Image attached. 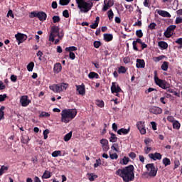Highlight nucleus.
<instances>
[{"instance_id":"nucleus-51","label":"nucleus","mask_w":182,"mask_h":182,"mask_svg":"<svg viewBox=\"0 0 182 182\" xmlns=\"http://www.w3.org/2000/svg\"><path fill=\"white\" fill-rule=\"evenodd\" d=\"M104 4H105V5H104V6L102 8V11L104 12H106V11H107V9H109V8H110V5L109 4V3L106 4V1H105Z\"/></svg>"},{"instance_id":"nucleus-32","label":"nucleus","mask_w":182,"mask_h":182,"mask_svg":"<svg viewBox=\"0 0 182 182\" xmlns=\"http://www.w3.org/2000/svg\"><path fill=\"white\" fill-rule=\"evenodd\" d=\"M77 50V47H75V46H70V47H67L65 48V52H75Z\"/></svg>"},{"instance_id":"nucleus-38","label":"nucleus","mask_w":182,"mask_h":182,"mask_svg":"<svg viewBox=\"0 0 182 182\" xmlns=\"http://www.w3.org/2000/svg\"><path fill=\"white\" fill-rule=\"evenodd\" d=\"M72 139V132H70L64 136V141H69Z\"/></svg>"},{"instance_id":"nucleus-55","label":"nucleus","mask_w":182,"mask_h":182,"mask_svg":"<svg viewBox=\"0 0 182 182\" xmlns=\"http://www.w3.org/2000/svg\"><path fill=\"white\" fill-rule=\"evenodd\" d=\"M53 21L54 23H56L58 22H60V17L58 16H53Z\"/></svg>"},{"instance_id":"nucleus-12","label":"nucleus","mask_w":182,"mask_h":182,"mask_svg":"<svg viewBox=\"0 0 182 182\" xmlns=\"http://www.w3.org/2000/svg\"><path fill=\"white\" fill-rule=\"evenodd\" d=\"M76 90L78 92V95H81V96H85L86 95V90L85 84H82L81 85H75Z\"/></svg>"},{"instance_id":"nucleus-53","label":"nucleus","mask_w":182,"mask_h":182,"mask_svg":"<svg viewBox=\"0 0 182 182\" xmlns=\"http://www.w3.org/2000/svg\"><path fill=\"white\" fill-rule=\"evenodd\" d=\"M136 35L137 38H143V31L141 30H136Z\"/></svg>"},{"instance_id":"nucleus-57","label":"nucleus","mask_w":182,"mask_h":182,"mask_svg":"<svg viewBox=\"0 0 182 182\" xmlns=\"http://www.w3.org/2000/svg\"><path fill=\"white\" fill-rule=\"evenodd\" d=\"M175 23L176 25H178V23H182V17L181 16L176 17Z\"/></svg>"},{"instance_id":"nucleus-20","label":"nucleus","mask_w":182,"mask_h":182,"mask_svg":"<svg viewBox=\"0 0 182 182\" xmlns=\"http://www.w3.org/2000/svg\"><path fill=\"white\" fill-rule=\"evenodd\" d=\"M54 73H59L60 72H62V64L60 63H57L54 65Z\"/></svg>"},{"instance_id":"nucleus-5","label":"nucleus","mask_w":182,"mask_h":182,"mask_svg":"<svg viewBox=\"0 0 182 182\" xmlns=\"http://www.w3.org/2000/svg\"><path fill=\"white\" fill-rule=\"evenodd\" d=\"M146 168L148 171V175L149 177H156L157 176V171L159 170L157 168H156V166H154V164H148L146 165Z\"/></svg>"},{"instance_id":"nucleus-63","label":"nucleus","mask_w":182,"mask_h":182,"mask_svg":"<svg viewBox=\"0 0 182 182\" xmlns=\"http://www.w3.org/2000/svg\"><path fill=\"white\" fill-rule=\"evenodd\" d=\"M48 133H49V129H45L43 131L44 140H46V139H48Z\"/></svg>"},{"instance_id":"nucleus-44","label":"nucleus","mask_w":182,"mask_h":182,"mask_svg":"<svg viewBox=\"0 0 182 182\" xmlns=\"http://www.w3.org/2000/svg\"><path fill=\"white\" fill-rule=\"evenodd\" d=\"M88 178H89L90 181H95V179L97 178V175H94L93 173H90L88 176Z\"/></svg>"},{"instance_id":"nucleus-33","label":"nucleus","mask_w":182,"mask_h":182,"mask_svg":"<svg viewBox=\"0 0 182 182\" xmlns=\"http://www.w3.org/2000/svg\"><path fill=\"white\" fill-rule=\"evenodd\" d=\"M127 72V68L124 66H120L118 68V73L120 75L122 73H126Z\"/></svg>"},{"instance_id":"nucleus-50","label":"nucleus","mask_w":182,"mask_h":182,"mask_svg":"<svg viewBox=\"0 0 182 182\" xmlns=\"http://www.w3.org/2000/svg\"><path fill=\"white\" fill-rule=\"evenodd\" d=\"M109 157L111 160H117L119 159V156L116 153L109 154Z\"/></svg>"},{"instance_id":"nucleus-15","label":"nucleus","mask_w":182,"mask_h":182,"mask_svg":"<svg viewBox=\"0 0 182 182\" xmlns=\"http://www.w3.org/2000/svg\"><path fill=\"white\" fill-rule=\"evenodd\" d=\"M39 21L41 22H43V21H46V18H48V15H46V13L43 11H38V17Z\"/></svg>"},{"instance_id":"nucleus-58","label":"nucleus","mask_w":182,"mask_h":182,"mask_svg":"<svg viewBox=\"0 0 182 182\" xmlns=\"http://www.w3.org/2000/svg\"><path fill=\"white\" fill-rule=\"evenodd\" d=\"M129 157H127V156H124L122 159V163L124 165L127 164L129 163Z\"/></svg>"},{"instance_id":"nucleus-26","label":"nucleus","mask_w":182,"mask_h":182,"mask_svg":"<svg viewBox=\"0 0 182 182\" xmlns=\"http://www.w3.org/2000/svg\"><path fill=\"white\" fill-rule=\"evenodd\" d=\"M89 79H99V74L95 72H90L88 75Z\"/></svg>"},{"instance_id":"nucleus-18","label":"nucleus","mask_w":182,"mask_h":182,"mask_svg":"<svg viewBox=\"0 0 182 182\" xmlns=\"http://www.w3.org/2000/svg\"><path fill=\"white\" fill-rule=\"evenodd\" d=\"M143 41H141V39H140V38H136V41H134L132 42L134 50H136V52L139 51V48H137V43H139L140 45H141Z\"/></svg>"},{"instance_id":"nucleus-37","label":"nucleus","mask_w":182,"mask_h":182,"mask_svg":"<svg viewBox=\"0 0 182 182\" xmlns=\"http://www.w3.org/2000/svg\"><path fill=\"white\" fill-rule=\"evenodd\" d=\"M52 157H59V156H62V151H54L52 154H51Z\"/></svg>"},{"instance_id":"nucleus-35","label":"nucleus","mask_w":182,"mask_h":182,"mask_svg":"<svg viewBox=\"0 0 182 182\" xmlns=\"http://www.w3.org/2000/svg\"><path fill=\"white\" fill-rule=\"evenodd\" d=\"M108 18L109 21H112L113 18L114 16V14L113 13V11L112 9H109L107 11Z\"/></svg>"},{"instance_id":"nucleus-13","label":"nucleus","mask_w":182,"mask_h":182,"mask_svg":"<svg viewBox=\"0 0 182 182\" xmlns=\"http://www.w3.org/2000/svg\"><path fill=\"white\" fill-rule=\"evenodd\" d=\"M161 157L162 156L161 155V154L158 152L149 154V158L152 159V160H154V161H156V160H161Z\"/></svg>"},{"instance_id":"nucleus-59","label":"nucleus","mask_w":182,"mask_h":182,"mask_svg":"<svg viewBox=\"0 0 182 182\" xmlns=\"http://www.w3.org/2000/svg\"><path fill=\"white\" fill-rule=\"evenodd\" d=\"M174 164H175V166L173 168V170H176V168H177L180 166V161H178V159H176L174 161Z\"/></svg>"},{"instance_id":"nucleus-2","label":"nucleus","mask_w":182,"mask_h":182,"mask_svg":"<svg viewBox=\"0 0 182 182\" xmlns=\"http://www.w3.org/2000/svg\"><path fill=\"white\" fill-rule=\"evenodd\" d=\"M76 114H77L76 109H63L61 112V122L63 123H69V122L73 120L74 117H76Z\"/></svg>"},{"instance_id":"nucleus-31","label":"nucleus","mask_w":182,"mask_h":182,"mask_svg":"<svg viewBox=\"0 0 182 182\" xmlns=\"http://www.w3.org/2000/svg\"><path fill=\"white\" fill-rule=\"evenodd\" d=\"M181 126V124L180 122H178V121H177V120H176V121L173 123V128L175 129L176 130H179Z\"/></svg>"},{"instance_id":"nucleus-52","label":"nucleus","mask_w":182,"mask_h":182,"mask_svg":"<svg viewBox=\"0 0 182 182\" xmlns=\"http://www.w3.org/2000/svg\"><path fill=\"white\" fill-rule=\"evenodd\" d=\"M4 110H5V107L4 106H1L0 108V120H2V118L4 117Z\"/></svg>"},{"instance_id":"nucleus-22","label":"nucleus","mask_w":182,"mask_h":182,"mask_svg":"<svg viewBox=\"0 0 182 182\" xmlns=\"http://www.w3.org/2000/svg\"><path fill=\"white\" fill-rule=\"evenodd\" d=\"M158 46L161 49H167L168 48V44L166 41H159Z\"/></svg>"},{"instance_id":"nucleus-60","label":"nucleus","mask_w":182,"mask_h":182,"mask_svg":"<svg viewBox=\"0 0 182 182\" xmlns=\"http://www.w3.org/2000/svg\"><path fill=\"white\" fill-rule=\"evenodd\" d=\"M151 125L153 130H157V123L156 122H151Z\"/></svg>"},{"instance_id":"nucleus-10","label":"nucleus","mask_w":182,"mask_h":182,"mask_svg":"<svg viewBox=\"0 0 182 182\" xmlns=\"http://www.w3.org/2000/svg\"><path fill=\"white\" fill-rule=\"evenodd\" d=\"M15 38L16 41H18V45H21L22 42H24V41H26V39H28V36H26V35L22 34L21 33H18L17 34H16Z\"/></svg>"},{"instance_id":"nucleus-11","label":"nucleus","mask_w":182,"mask_h":182,"mask_svg":"<svg viewBox=\"0 0 182 182\" xmlns=\"http://www.w3.org/2000/svg\"><path fill=\"white\" fill-rule=\"evenodd\" d=\"M149 110L152 114H161L163 113V109L156 106L151 107Z\"/></svg>"},{"instance_id":"nucleus-40","label":"nucleus","mask_w":182,"mask_h":182,"mask_svg":"<svg viewBox=\"0 0 182 182\" xmlns=\"http://www.w3.org/2000/svg\"><path fill=\"white\" fill-rule=\"evenodd\" d=\"M93 46H94V48H95L96 49H99V48H100V46H102V42H100L99 41H95L93 43Z\"/></svg>"},{"instance_id":"nucleus-28","label":"nucleus","mask_w":182,"mask_h":182,"mask_svg":"<svg viewBox=\"0 0 182 182\" xmlns=\"http://www.w3.org/2000/svg\"><path fill=\"white\" fill-rule=\"evenodd\" d=\"M161 69L162 70H164V72H167V70L168 69V62L164 61L161 66Z\"/></svg>"},{"instance_id":"nucleus-36","label":"nucleus","mask_w":182,"mask_h":182,"mask_svg":"<svg viewBox=\"0 0 182 182\" xmlns=\"http://www.w3.org/2000/svg\"><path fill=\"white\" fill-rule=\"evenodd\" d=\"M151 141H153V140H151L150 138H146L144 140V143H145L146 147H151V144H150Z\"/></svg>"},{"instance_id":"nucleus-29","label":"nucleus","mask_w":182,"mask_h":182,"mask_svg":"<svg viewBox=\"0 0 182 182\" xmlns=\"http://www.w3.org/2000/svg\"><path fill=\"white\" fill-rule=\"evenodd\" d=\"M33 68H35L34 62H31L27 65V70L28 72H32V70H33Z\"/></svg>"},{"instance_id":"nucleus-64","label":"nucleus","mask_w":182,"mask_h":182,"mask_svg":"<svg viewBox=\"0 0 182 182\" xmlns=\"http://www.w3.org/2000/svg\"><path fill=\"white\" fill-rule=\"evenodd\" d=\"M129 157H130V159H132V160H134L136 159V153L134 152L129 153Z\"/></svg>"},{"instance_id":"nucleus-27","label":"nucleus","mask_w":182,"mask_h":182,"mask_svg":"<svg viewBox=\"0 0 182 182\" xmlns=\"http://www.w3.org/2000/svg\"><path fill=\"white\" fill-rule=\"evenodd\" d=\"M58 85H60V92L66 90V89H68V86H69V84L65 82L59 83Z\"/></svg>"},{"instance_id":"nucleus-54","label":"nucleus","mask_w":182,"mask_h":182,"mask_svg":"<svg viewBox=\"0 0 182 182\" xmlns=\"http://www.w3.org/2000/svg\"><path fill=\"white\" fill-rule=\"evenodd\" d=\"M38 12L32 11L29 15V18H38Z\"/></svg>"},{"instance_id":"nucleus-16","label":"nucleus","mask_w":182,"mask_h":182,"mask_svg":"<svg viewBox=\"0 0 182 182\" xmlns=\"http://www.w3.org/2000/svg\"><path fill=\"white\" fill-rule=\"evenodd\" d=\"M50 90H53L55 93H60V87L59 84H54L50 85Z\"/></svg>"},{"instance_id":"nucleus-3","label":"nucleus","mask_w":182,"mask_h":182,"mask_svg":"<svg viewBox=\"0 0 182 182\" xmlns=\"http://www.w3.org/2000/svg\"><path fill=\"white\" fill-rule=\"evenodd\" d=\"M76 4L77 5V8L80 9L81 12H84V14H87L93 7V3L89 2L87 3L85 0H75Z\"/></svg>"},{"instance_id":"nucleus-49","label":"nucleus","mask_w":182,"mask_h":182,"mask_svg":"<svg viewBox=\"0 0 182 182\" xmlns=\"http://www.w3.org/2000/svg\"><path fill=\"white\" fill-rule=\"evenodd\" d=\"M111 149L114 150V151L119 152V144H113Z\"/></svg>"},{"instance_id":"nucleus-8","label":"nucleus","mask_w":182,"mask_h":182,"mask_svg":"<svg viewBox=\"0 0 182 182\" xmlns=\"http://www.w3.org/2000/svg\"><path fill=\"white\" fill-rule=\"evenodd\" d=\"M111 92L112 93H123V90L116 82H112Z\"/></svg>"},{"instance_id":"nucleus-4","label":"nucleus","mask_w":182,"mask_h":182,"mask_svg":"<svg viewBox=\"0 0 182 182\" xmlns=\"http://www.w3.org/2000/svg\"><path fill=\"white\" fill-rule=\"evenodd\" d=\"M154 79L156 86L161 87V89H168L169 83L166 80H161L157 76V70L154 72Z\"/></svg>"},{"instance_id":"nucleus-30","label":"nucleus","mask_w":182,"mask_h":182,"mask_svg":"<svg viewBox=\"0 0 182 182\" xmlns=\"http://www.w3.org/2000/svg\"><path fill=\"white\" fill-rule=\"evenodd\" d=\"M162 163L165 166V167H167V166H170V164H171V161H170V159L168 158H164L162 160Z\"/></svg>"},{"instance_id":"nucleus-41","label":"nucleus","mask_w":182,"mask_h":182,"mask_svg":"<svg viewBox=\"0 0 182 182\" xmlns=\"http://www.w3.org/2000/svg\"><path fill=\"white\" fill-rule=\"evenodd\" d=\"M52 176L50 175V172L48 171H45L43 175V178H50Z\"/></svg>"},{"instance_id":"nucleus-62","label":"nucleus","mask_w":182,"mask_h":182,"mask_svg":"<svg viewBox=\"0 0 182 182\" xmlns=\"http://www.w3.org/2000/svg\"><path fill=\"white\" fill-rule=\"evenodd\" d=\"M6 97H8L6 94L0 95V102H5V99H6Z\"/></svg>"},{"instance_id":"nucleus-61","label":"nucleus","mask_w":182,"mask_h":182,"mask_svg":"<svg viewBox=\"0 0 182 182\" xmlns=\"http://www.w3.org/2000/svg\"><path fill=\"white\" fill-rule=\"evenodd\" d=\"M63 16H64V18H69V11L64 10L63 11Z\"/></svg>"},{"instance_id":"nucleus-25","label":"nucleus","mask_w":182,"mask_h":182,"mask_svg":"<svg viewBox=\"0 0 182 182\" xmlns=\"http://www.w3.org/2000/svg\"><path fill=\"white\" fill-rule=\"evenodd\" d=\"M109 134L111 135L109 137V141L111 143H116V141H117V137L116 136V134H114L113 132H109Z\"/></svg>"},{"instance_id":"nucleus-47","label":"nucleus","mask_w":182,"mask_h":182,"mask_svg":"<svg viewBox=\"0 0 182 182\" xmlns=\"http://www.w3.org/2000/svg\"><path fill=\"white\" fill-rule=\"evenodd\" d=\"M4 171H8V166H2L0 168V176L4 174Z\"/></svg>"},{"instance_id":"nucleus-23","label":"nucleus","mask_w":182,"mask_h":182,"mask_svg":"<svg viewBox=\"0 0 182 182\" xmlns=\"http://www.w3.org/2000/svg\"><path fill=\"white\" fill-rule=\"evenodd\" d=\"M29 140H31V139H29L28 135L22 136L21 139V141L23 144H28V143H29Z\"/></svg>"},{"instance_id":"nucleus-19","label":"nucleus","mask_w":182,"mask_h":182,"mask_svg":"<svg viewBox=\"0 0 182 182\" xmlns=\"http://www.w3.org/2000/svg\"><path fill=\"white\" fill-rule=\"evenodd\" d=\"M129 133H130V127L128 129L121 128L117 131V134H119V136H122V134L126 136V134H129Z\"/></svg>"},{"instance_id":"nucleus-45","label":"nucleus","mask_w":182,"mask_h":182,"mask_svg":"<svg viewBox=\"0 0 182 182\" xmlns=\"http://www.w3.org/2000/svg\"><path fill=\"white\" fill-rule=\"evenodd\" d=\"M101 164H102V159H96L95 163L94 164L95 168H97V167H99V166H100Z\"/></svg>"},{"instance_id":"nucleus-21","label":"nucleus","mask_w":182,"mask_h":182,"mask_svg":"<svg viewBox=\"0 0 182 182\" xmlns=\"http://www.w3.org/2000/svg\"><path fill=\"white\" fill-rule=\"evenodd\" d=\"M104 40L105 41V42H111V41H113V34H110V33L104 34Z\"/></svg>"},{"instance_id":"nucleus-56","label":"nucleus","mask_w":182,"mask_h":182,"mask_svg":"<svg viewBox=\"0 0 182 182\" xmlns=\"http://www.w3.org/2000/svg\"><path fill=\"white\" fill-rule=\"evenodd\" d=\"M100 144L102 146H107V144H109V141L106 139H102L100 140Z\"/></svg>"},{"instance_id":"nucleus-48","label":"nucleus","mask_w":182,"mask_h":182,"mask_svg":"<svg viewBox=\"0 0 182 182\" xmlns=\"http://www.w3.org/2000/svg\"><path fill=\"white\" fill-rule=\"evenodd\" d=\"M111 149L114 150V151L119 152V144H113Z\"/></svg>"},{"instance_id":"nucleus-24","label":"nucleus","mask_w":182,"mask_h":182,"mask_svg":"<svg viewBox=\"0 0 182 182\" xmlns=\"http://www.w3.org/2000/svg\"><path fill=\"white\" fill-rule=\"evenodd\" d=\"M60 28L59 26H53L52 28H51V33L52 35H55V34H57L59 33V31H60Z\"/></svg>"},{"instance_id":"nucleus-1","label":"nucleus","mask_w":182,"mask_h":182,"mask_svg":"<svg viewBox=\"0 0 182 182\" xmlns=\"http://www.w3.org/2000/svg\"><path fill=\"white\" fill-rule=\"evenodd\" d=\"M115 174L123 179L124 182H130L134 180V166L129 165L123 168L118 169Z\"/></svg>"},{"instance_id":"nucleus-17","label":"nucleus","mask_w":182,"mask_h":182,"mask_svg":"<svg viewBox=\"0 0 182 182\" xmlns=\"http://www.w3.org/2000/svg\"><path fill=\"white\" fill-rule=\"evenodd\" d=\"M157 14H159L161 16H163V18H171V14H170V13H168V11L164 10H159L157 11Z\"/></svg>"},{"instance_id":"nucleus-9","label":"nucleus","mask_w":182,"mask_h":182,"mask_svg":"<svg viewBox=\"0 0 182 182\" xmlns=\"http://www.w3.org/2000/svg\"><path fill=\"white\" fill-rule=\"evenodd\" d=\"M20 103L23 107H26L31 103V100L28 99V95H23L20 99Z\"/></svg>"},{"instance_id":"nucleus-46","label":"nucleus","mask_w":182,"mask_h":182,"mask_svg":"<svg viewBox=\"0 0 182 182\" xmlns=\"http://www.w3.org/2000/svg\"><path fill=\"white\" fill-rule=\"evenodd\" d=\"M50 116V114H49V112H42L40 114L39 117H49Z\"/></svg>"},{"instance_id":"nucleus-7","label":"nucleus","mask_w":182,"mask_h":182,"mask_svg":"<svg viewBox=\"0 0 182 182\" xmlns=\"http://www.w3.org/2000/svg\"><path fill=\"white\" fill-rule=\"evenodd\" d=\"M176 28H177V26L176 25H171L168 26L166 31L164 33V36H166V38H171V36H173L172 32H174V31H176Z\"/></svg>"},{"instance_id":"nucleus-42","label":"nucleus","mask_w":182,"mask_h":182,"mask_svg":"<svg viewBox=\"0 0 182 182\" xmlns=\"http://www.w3.org/2000/svg\"><path fill=\"white\" fill-rule=\"evenodd\" d=\"M175 43L179 45L178 49H182V38H179L175 41Z\"/></svg>"},{"instance_id":"nucleus-39","label":"nucleus","mask_w":182,"mask_h":182,"mask_svg":"<svg viewBox=\"0 0 182 182\" xmlns=\"http://www.w3.org/2000/svg\"><path fill=\"white\" fill-rule=\"evenodd\" d=\"M70 2V0H60L59 4L62 6H65V5H69V3Z\"/></svg>"},{"instance_id":"nucleus-43","label":"nucleus","mask_w":182,"mask_h":182,"mask_svg":"<svg viewBox=\"0 0 182 182\" xmlns=\"http://www.w3.org/2000/svg\"><path fill=\"white\" fill-rule=\"evenodd\" d=\"M97 106H98V107H105V102H103V100H97Z\"/></svg>"},{"instance_id":"nucleus-14","label":"nucleus","mask_w":182,"mask_h":182,"mask_svg":"<svg viewBox=\"0 0 182 182\" xmlns=\"http://www.w3.org/2000/svg\"><path fill=\"white\" fill-rule=\"evenodd\" d=\"M136 66L138 69H144L146 66V63L144 60L137 59Z\"/></svg>"},{"instance_id":"nucleus-6","label":"nucleus","mask_w":182,"mask_h":182,"mask_svg":"<svg viewBox=\"0 0 182 182\" xmlns=\"http://www.w3.org/2000/svg\"><path fill=\"white\" fill-rule=\"evenodd\" d=\"M136 127L141 134H146V124L144 121H138L136 124Z\"/></svg>"},{"instance_id":"nucleus-34","label":"nucleus","mask_w":182,"mask_h":182,"mask_svg":"<svg viewBox=\"0 0 182 182\" xmlns=\"http://www.w3.org/2000/svg\"><path fill=\"white\" fill-rule=\"evenodd\" d=\"M164 58H166V55H159L158 57H154L153 58V60L154 62H160V60H163V59H164Z\"/></svg>"}]
</instances>
